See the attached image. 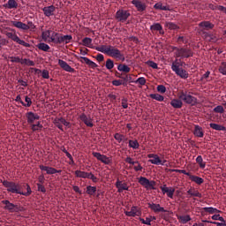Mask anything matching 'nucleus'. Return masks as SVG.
I'll return each instance as SVG.
<instances>
[{"label":"nucleus","instance_id":"nucleus-43","mask_svg":"<svg viewBox=\"0 0 226 226\" xmlns=\"http://www.w3.org/2000/svg\"><path fill=\"white\" fill-rule=\"evenodd\" d=\"M129 147L132 149H139V141L137 140H129Z\"/></svg>","mask_w":226,"mask_h":226},{"label":"nucleus","instance_id":"nucleus-39","mask_svg":"<svg viewBox=\"0 0 226 226\" xmlns=\"http://www.w3.org/2000/svg\"><path fill=\"white\" fill-rule=\"evenodd\" d=\"M197 163H199L200 169H206V162H204V160L202 159V155H199L196 158Z\"/></svg>","mask_w":226,"mask_h":226},{"label":"nucleus","instance_id":"nucleus-40","mask_svg":"<svg viewBox=\"0 0 226 226\" xmlns=\"http://www.w3.org/2000/svg\"><path fill=\"white\" fill-rule=\"evenodd\" d=\"M203 209L206 213H210V215H214V213H220V210L213 207H204Z\"/></svg>","mask_w":226,"mask_h":226},{"label":"nucleus","instance_id":"nucleus-42","mask_svg":"<svg viewBox=\"0 0 226 226\" xmlns=\"http://www.w3.org/2000/svg\"><path fill=\"white\" fill-rule=\"evenodd\" d=\"M156 185V182H154V181H149L148 180V182H147V185H146V186H145V188L147 189V190H154V185Z\"/></svg>","mask_w":226,"mask_h":226},{"label":"nucleus","instance_id":"nucleus-11","mask_svg":"<svg viewBox=\"0 0 226 226\" xmlns=\"http://www.w3.org/2000/svg\"><path fill=\"white\" fill-rule=\"evenodd\" d=\"M124 215L125 216H132V218H135V216L142 215V210L140 209V207L133 206L131 207L130 211H125Z\"/></svg>","mask_w":226,"mask_h":226},{"label":"nucleus","instance_id":"nucleus-29","mask_svg":"<svg viewBox=\"0 0 226 226\" xmlns=\"http://www.w3.org/2000/svg\"><path fill=\"white\" fill-rule=\"evenodd\" d=\"M83 61L87 64L90 68H98V64L96 63L93 62L91 59L86 57V56H81Z\"/></svg>","mask_w":226,"mask_h":226},{"label":"nucleus","instance_id":"nucleus-19","mask_svg":"<svg viewBox=\"0 0 226 226\" xmlns=\"http://www.w3.org/2000/svg\"><path fill=\"white\" fill-rule=\"evenodd\" d=\"M42 11L45 17H52L54 11H56V7L54 5H49L42 8Z\"/></svg>","mask_w":226,"mask_h":226},{"label":"nucleus","instance_id":"nucleus-16","mask_svg":"<svg viewBox=\"0 0 226 226\" xmlns=\"http://www.w3.org/2000/svg\"><path fill=\"white\" fill-rule=\"evenodd\" d=\"M132 4H133L139 11H146L147 5H146V4L142 3L141 1L132 0Z\"/></svg>","mask_w":226,"mask_h":226},{"label":"nucleus","instance_id":"nucleus-53","mask_svg":"<svg viewBox=\"0 0 226 226\" xmlns=\"http://www.w3.org/2000/svg\"><path fill=\"white\" fill-rule=\"evenodd\" d=\"M147 64H148V66L151 68H154V70H158V64L154 63V61H147Z\"/></svg>","mask_w":226,"mask_h":226},{"label":"nucleus","instance_id":"nucleus-15","mask_svg":"<svg viewBox=\"0 0 226 226\" xmlns=\"http://www.w3.org/2000/svg\"><path fill=\"white\" fill-rule=\"evenodd\" d=\"M116 187L117 188L118 193H123L124 190L128 191L130 190V187L126 183H123V181H120L119 179L116 182Z\"/></svg>","mask_w":226,"mask_h":226},{"label":"nucleus","instance_id":"nucleus-38","mask_svg":"<svg viewBox=\"0 0 226 226\" xmlns=\"http://www.w3.org/2000/svg\"><path fill=\"white\" fill-rule=\"evenodd\" d=\"M178 220L181 222V223H188V222L192 221V217H190V215H180Z\"/></svg>","mask_w":226,"mask_h":226},{"label":"nucleus","instance_id":"nucleus-9","mask_svg":"<svg viewBox=\"0 0 226 226\" xmlns=\"http://www.w3.org/2000/svg\"><path fill=\"white\" fill-rule=\"evenodd\" d=\"M93 156L99 160V162H102V163H104V165H110L112 163V158L111 157H107L105 154H102L98 152H94Z\"/></svg>","mask_w":226,"mask_h":226},{"label":"nucleus","instance_id":"nucleus-34","mask_svg":"<svg viewBox=\"0 0 226 226\" xmlns=\"http://www.w3.org/2000/svg\"><path fill=\"white\" fill-rule=\"evenodd\" d=\"M89 173L82 170H76L75 176L76 177H81V179H87Z\"/></svg>","mask_w":226,"mask_h":226},{"label":"nucleus","instance_id":"nucleus-41","mask_svg":"<svg viewBox=\"0 0 226 226\" xmlns=\"http://www.w3.org/2000/svg\"><path fill=\"white\" fill-rule=\"evenodd\" d=\"M87 193L88 195H94V193H96V186L88 185L87 187Z\"/></svg>","mask_w":226,"mask_h":226},{"label":"nucleus","instance_id":"nucleus-4","mask_svg":"<svg viewBox=\"0 0 226 226\" xmlns=\"http://www.w3.org/2000/svg\"><path fill=\"white\" fill-rule=\"evenodd\" d=\"M11 24H12L14 27L22 29L23 31H27L28 29H30V31H34V29H36V26H34V23L32 21H28L27 25L22 21H11Z\"/></svg>","mask_w":226,"mask_h":226},{"label":"nucleus","instance_id":"nucleus-21","mask_svg":"<svg viewBox=\"0 0 226 226\" xmlns=\"http://www.w3.org/2000/svg\"><path fill=\"white\" fill-rule=\"evenodd\" d=\"M52 33H53V31H50V30H46V31L42 32L41 38H42L43 41H48V43H49L50 38L52 36Z\"/></svg>","mask_w":226,"mask_h":226},{"label":"nucleus","instance_id":"nucleus-26","mask_svg":"<svg viewBox=\"0 0 226 226\" xmlns=\"http://www.w3.org/2000/svg\"><path fill=\"white\" fill-rule=\"evenodd\" d=\"M194 135L195 137H199L200 139H202V137H204V131H202V127L199 125H195Z\"/></svg>","mask_w":226,"mask_h":226},{"label":"nucleus","instance_id":"nucleus-32","mask_svg":"<svg viewBox=\"0 0 226 226\" xmlns=\"http://www.w3.org/2000/svg\"><path fill=\"white\" fill-rule=\"evenodd\" d=\"M35 73H41L42 79H50V74L49 73V71L47 70H40V69H34Z\"/></svg>","mask_w":226,"mask_h":226},{"label":"nucleus","instance_id":"nucleus-47","mask_svg":"<svg viewBox=\"0 0 226 226\" xmlns=\"http://www.w3.org/2000/svg\"><path fill=\"white\" fill-rule=\"evenodd\" d=\"M106 68L107 70H112V68H114V61L110 58H109L106 61Z\"/></svg>","mask_w":226,"mask_h":226},{"label":"nucleus","instance_id":"nucleus-45","mask_svg":"<svg viewBox=\"0 0 226 226\" xmlns=\"http://www.w3.org/2000/svg\"><path fill=\"white\" fill-rule=\"evenodd\" d=\"M43 128V125L38 122L36 124L32 125L33 132H40Z\"/></svg>","mask_w":226,"mask_h":226},{"label":"nucleus","instance_id":"nucleus-33","mask_svg":"<svg viewBox=\"0 0 226 226\" xmlns=\"http://www.w3.org/2000/svg\"><path fill=\"white\" fill-rule=\"evenodd\" d=\"M209 126L210 128H212L213 130H216L217 132H225L226 130L225 126L220 125L218 124L211 123Z\"/></svg>","mask_w":226,"mask_h":226},{"label":"nucleus","instance_id":"nucleus-37","mask_svg":"<svg viewBox=\"0 0 226 226\" xmlns=\"http://www.w3.org/2000/svg\"><path fill=\"white\" fill-rule=\"evenodd\" d=\"M150 98H152V100H156L157 102H163V100H165L163 95H161L160 94H150Z\"/></svg>","mask_w":226,"mask_h":226},{"label":"nucleus","instance_id":"nucleus-50","mask_svg":"<svg viewBox=\"0 0 226 226\" xmlns=\"http://www.w3.org/2000/svg\"><path fill=\"white\" fill-rule=\"evenodd\" d=\"M25 102L26 103L23 102V107H31L33 105V101L28 96L25 97Z\"/></svg>","mask_w":226,"mask_h":226},{"label":"nucleus","instance_id":"nucleus-28","mask_svg":"<svg viewBox=\"0 0 226 226\" xmlns=\"http://www.w3.org/2000/svg\"><path fill=\"white\" fill-rule=\"evenodd\" d=\"M83 61L87 64L90 68H98V64L96 63L93 62L91 59L86 57V56H81Z\"/></svg>","mask_w":226,"mask_h":226},{"label":"nucleus","instance_id":"nucleus-46","mask_svg":"<svg viewBox=\"0 0 226 226\" xmlns=\"http://www.w3.org/2000/svg\"><path fill=\"white\" fill-rule=\"evenodd\" d=\"M219 72L222 73V75H226V63L222 62L221 65L219 66Z\"/></svg>","mask_w":226,"mask_h":226},{"label":"nucleus","instance_id":"nucleus-56","mask_svg":"<svg viewBox=\"0 0 226 226\" xmlns=\"http://www.w3.org/2000/svg\"><path fill=\"white\" fill-rule=\"evenodd\" d=\"M157 91L158 93H166L167 92V87H165V86L163 85H159L157 86Z\"/></svg>","mask_w":226,"mask_h":226},{"label":"nucleus","instance_id":"nucleus-25","mask_svg":"<svg viewBox=\"0 0 226 226\" xmlns=\"http://www.w3.org/2000/svg\"><path fill=\"white\" fill-rule=\"evenodd\" d=\"M187 193L190 197H199V199H202V194L193 188L189 189Z\"/></svg>","mask_w":226,"mask_h":226},{"label":"nucleus","instance_id":"nucleus-3","mask_svg":"<svg viewBox=\"0 0 226 226\" xmlns=\"http://www.w3.org/2000/svg\"><path fill=\"white\" fill-rule=\"evenodd\" d=\"M183 63L180 59H176L171 64V70L180 77V79H188V72L183 69Z\"/></svg>","mask_w":226,"mask_h":226},{"label":"nucleus","instance_id":"nucleus-12","mask_svg":"<svg viewBox=\"0 0 226 226\" xmlns=\"http://www.w3.org/2000/svg\"><path fill=\"white\" fill-rule=\"evenodd\" d=\"M148 158H151L149 160V162L152 163L153 165H165L166 161H162L160 160V156L158 154H150L147 155Z\"/></svg>","mask_w":226,"mask_h":226},{"label":"nucleus","instance_id":"nucleus-64","mask_svg":"<svg viewBox=\"0 0 226 226\" xmlns=\"http://www.w3.org/2000/svg\"><path fill=\"white\" fill-rule=\"evenodd\" d=\"M203 222H207L208 223H213L214 225H216V226H226L225 222H209V221H203Z\"/></svg>","mask_w":226,"mask_h":226},{"label":"nucleus","instance_id":"nucleus-63","mask_svg":"<svg viewBox=\"0 0 226 226\" xmlns=\"http://www.w3.org/2000/svg\"><path fill=\"white\" fill-rule=\"evenodd\" d=\"M142 165H140V163H139V162H138V163H136L135 164V166H134V170L136 171V172H139V171H140V170H142Z\"/></svg>","mask_w":226,"mask_h":226},{"label":"nucleus","instance_id":"nucleus-23","mask_svg":"<svg viewBox=\"0 0 226 226\" xmlns=\"http://www.w3.org/2000/svg\"><path fill=\"white\" fill-rule=\"evenodd\" d=\"M4 6L8 8V10H13L19 7V4L15 0H8Z\"/></svg>","mask_w":226,"mask_h":226},{"label":"nucleus","instance_id":"nucleus-10","mask_svg":"<svg viewBox=\"0 0 226 226\" xmlns=\"http://www.w3.org/2000/svg\"><path fill=\"white\" fill-rule=\"evenodd\" d=\"M130 17V12L124 10H119L116 13V19L118 22H126Z\"/></svg>","mask_w":226,"mask_h":226},{"label":"nucleus","instance_id":"nucleus-48","mask_svg":"<svg viewBox=\"0 0 226 226\" xmlns=\"http://www.w3.org/2000/svg\"><path fill=\"white\" fill-rule=\"evenodd\" d=\"M149 179H147V177H140L139 179V185H141V186H145L147 185Z\"/></svg>","mask_w":226,"mask_h":226},{"label":"nucleus","instance_id":"nucleus-30","mask_svg":"<svg viewBox=\"0 0 226 226\" xmlns=\"http://www.w3.org/2000/svg\"><path fill=\"white\" fill-rule=\"evenodd\" d=\"M3 204H5V209L10 211L11 213H13L15 211V205L13 203H11L8 200H3Z\"/></svg>","mask_w":226,"mask_h":226},{"label":"nucleus","instance_id":"nucleus-31","mask_svg":"<svg viewBox=\"0 0 226 226\" xmlns=\"http://www.w3.org/2000/svg\"><path fill=\"white\" fill-rule=\"evenodd\" d=\"M170 105H171V107H173L174 109H181V107H183V102H181V100L173 99V100L170 102Z\"/></svg>","mask_w":226,"mask_h":226},{"label":"nucleus","instance_id":"nucleus-18","mask_svg":"<svg viewBox=\"0 0 226 226\" xmlns=\"http://www.w3.org/2000/svg\"><path fill=\"white\" fill-rule=\"evenodd\" d=\"M40 169H41V170H43L44 172H46L49 175L61 173V170H57L52 167L40 165Z\"/></svg>","mask_w":226,"mask_h":226},{"label":"nucleus","instance_id":"nucleus-59","mask_svg":"<svg viewBox=\"0 0 226 226\" xmlns=\"http://www.w3.org/2000/svg\"><path fill=\"white\" fill-rule=\"evenodd\" d=\"M215 36H213V34H205V40H207V41H213Z\"/></svg>","mask_w":226,"mask_h":226},{"label":"nucleus","instance_id":"nucleus-51","mask_svg":"<svg viewBox=\"0 0 226 226\" xmlns=\"http://www.w3.org/2000/svg\"><path fill=\"white\" fill-rule=\"evenodd\" d=\"M135 84H139L140 86H146V78L140 77L136 81Z\"/></svg>","mask_w":226,"mask_h":226},{"label":"nucleus","instance_id":"nucleus-60","mask_svg":"<svg viewBox=\"0 0 226 226\" xmlns=\"http://www.w3.org/2000/svg\"><path fill=\"white\" fill-rule=\"evenodd\" d=\"M55 124L56 126H57V128H59V130L63 132V124L61 123V121H59V118H56L55 120Z\"/></svg>","mask_w":226,"mask_h":226},{"label":"nucleus","instance_id":"nucleus-6","mask_svg":"<svg viewBox=\"0 0 226 226\" xmlns=\"http://www.w3.org/2000/svg\"><path fill=\"white\" fill-rule=\"evenodd\" d=\"M175 50L176 57H181V59H185V57H192V56H193V53L188 49L175 48Z\"/></svg>","mask_w":226,"mask_h":226},{"label":"nucleus","instance_id":"nucleus-52","mask_svg":"<svg viewBox=\"0 0 226 226\" xmlns=\"http://www.w3.org/2000/svg\"><path fill=\"white\" fill-rule=\"evenodd\" d=\"M174 192H176V189L172 188V187H170L168 192H166L167 193V196L170 198V199H172L174 197Z\"/></svg>","mask_w":226,"mask_h":226},{"label":"nucleus","instance_id":"nucleus-35","mask_svg":"<svg viewBox=\"0 0 226 226\" xmlns=\"http://www.w3.org/2000/svg\"><path fill=\"white\" fill-rule=\"evenodd\" d=\"M37 48L39 49V50H43V52H49V50H50V46H49V44L45 42H40L37 45Z\"/></svg>","mask_w":226,"mask_h":226},{"label":"nucleus","instance_id":"nucleus-36","mask_svg":"<svg viewBox=\"0 0 226 226\" xmlns=\"http://www.w3.org/2000/svg\"><path fill=\"white\" fill-rule=\"evenodd\" d=\"M118 72H124V73H130V68L126 64H118Z\"/></svg>","mask_w":226,"mask_h":226},{"label":"nucleus","instance_id":"nucleus-54","mask_svg":"<svg viewBox=\"0 0 226 226\" xmlns=\"http://www.w3.org/2000/svg\"><path fill=\"white\" fill-rule=\"evenodd\" d=\"M139 222H141L143 225H151V219L149 217H147L146 220L139 218Z\"/></svg>","mask_w":226,"mask_h":226},{"label":"nucleus","instance_id":"nucleus-13","mask_svg":"<svg viewBox=\"0 0 226 226\" xmlns=\"http://www.w3.org/2000/svg\"><path fill=\"white\" fill-rule=\"evenodd\" d=\"M148 207L154 211V213H167V210H165L163 207L160 206V204L148 203Z\"/></svg>","mask_w":226,"mask_h":226},{"label":"nucleus","instance_id":"nucleus-44","mask_svg":"<svg viewBox=\"0 0 226 226\" xmlns=\"http://www.w3.org/2000/svg\"><path fill=\"white\" fill-rule=\"evenodd\" d=\"M165 26L166 27H168V29H172V30L179 29V26H177V25L172 22H167Z\"/></svg>","mask_w":226,"mask_h":226},{"label":"nucleus","instance_id":"nucleus-58","mask_svg":"<svg viewBox=\"0 0 226 226\" xmlns=\"http://www.w3.org/2000/svg\"><path fill=\"white\" fill-rule=\"evenodd\" d=\"M126 163H130V165H135L136 163H139L138 161H133V159H132V157H127L125 159Z\"/></svg>","mask_w":226,"mask_h":226},{"label":"nucleus","instance_id":"nucleus-2","mask_svg":"<svg viewBox=\"0 0 226 226\" xmlns=\"http://www.w3.org/2000/svg\"><path fill=\"white\" fill-rule=\"evenodd\" d=\"M72 36L70 34L63 35L57 32H52L51 37L49 39V43H55L56 45H61L63 43H70L72 40Z\"/></svg>","mask_w":226,"mask_h":226},{"label":"nucleus","instance_id":"nucleus-8","mask_svg":"<svg viewBox=\"0 0 226 226\" xmlns=\"http://www.w3.org/2000/svg\"><path fill=\"white\" fill-rule=\"evenodd\" d=\"M6 36H7V38H10L11 40H12V41L19 43V45H22L23 47H31V44L24 41L23 40H20L19 35H17V34H15V33L8 32L6 34Z\"/></svg>","mask_w":226,"mask_h":226},{"label":"nucleus","instance_id":"nucleus-22","mask_svg":"<svg viewBox=\"0 0 226 226\" xmlns=\"http://www.w3.org/2000/svg\"><path fill=\"white\" fill-rule=\"evenodd\" d=\"M151 31H159L160 34H165L163 27L160 23H154L150 26Z\"/></svg>","mask_w":226,"mask_h":226},{"label":"nucleus","instance_id":"nucleus-27","mask_svg":"<svg viewBox=\"0 0 226 226\" xmlns=\"http://www.w3.org/2000/svg\"><path fill=\"white\" fill-rule=\"evenodd\" d=\"M200 27H202L203 29H213L215 27V25L209 21H203L199 24Z\"/></svg>","mask_w":226,"mask_h":226},{"label":"nucleus","instance_id":"nucleus-49","mask_svg":"<svg viewBox=\"0 0 226 226\" xmlns=\"http://www.w3.org/2000/svg\"><path fill=\"white\" fill-rule=\"evenodd\" d=\"M114 139H117V142L121 143L124 141V135L120 134V133H116L114 135Z\"/></svg>","mask_w":226,"mask_h":226},{"label":"nucleus","instance_id":"nucleus-5","mask_svg":"<svg viewBox=\"0 0 226 226\" xmlns=\"http://www.w3.org/2000/svg\"><path fill=\"white\" fill-rule=\"evenodd\" d=\"M3 185L5 186V188H7V192H11V193H18L19 195L22 193V192H20V185L19 184L4 181Z\"/></svg>","mask_w":226,"mask_h":226},{"label":"nucleus","instance_id":"nucleus-61","mask_svg":"<svg viewBox=\"0 0 226 226\" xmlns=\"http://www.w3.org/2000/svg\"><path fill=\"white\" fill-rule=\"evenodd\" d=\"M4 45H8V41L3 38L2 36H0V49Z\"/></svg>","mask_w":226,"mask_h":226},{"label":"nucleus","instance_id":"nucleus-20","mask_svg":"<svg viewBox=\"0 0 226 226\" xmlns=\"http://www.w3.org/2000/svg\"><path fill=\"white\" fill-rule=\"evenodd\" d=\"M40 119V116L34 112H28L27 113V121L28 123H34V121H38Z\"/></svg>","mask_w":226,"mask_h":226},{"label":"nucleus","instance_id":"nucleus-62","mask_svg":"<svg viewBox=\"0 0 226 226\" xmlns=\"http://www.w3.org/2000/svg\"><path fill=\"white\" fill-rule=\"evenodd\" d=\"M11 63H21V59L19 56H11Z\"/></svg>","mask_w":226,"mask_h":226},{"label":"nucleus","instance_id":"nucleus-57","mask_svg":"<svg viewBox=\"0 0 226 226\" xmlns=\"http://www.w3.org/2000/svg\"><path fill=\"white\" fill-rule=\"evenodd\" d=\"M87 179H91L93 183H98V177L93 175V173H88V177Z\"/></svg>","mask_w":226,"mask_h":226},{"label":"nucleus","instance_id":"nucleus-24","mask_svg":"<svg viewBox=\"0 0 226 226\" xmlns=\"http://www.w3.org/2000/svg\"><path fill=\"white\" fill-rule=\"evenodd\" d=\"M189 178L193 183H196V185H202V183H204V178L198 177V176H193V175L190 174Z\"/></svg>","mask_w":226,"mask_h":226},{"label":"nucleus","instance_id":"nucleus-17","mask_svg":"<svg viewBox=\"0 0 226 226\" xmlns=\"http://www.w3.org/2000/svg\"><path fill=\"white\" fill-rule=\"evenodd\" d=\"M79 119H81V121L85 123L87 126H88L89 128H93V119L91 118V117H87L86 114H81L79 116Z\"/></svg>","mask_w":226,"mask_h":226},{"label":"nucleus","instance_id":"nucleus-14","mask_svg":"<svg viewBox=\"0 0 226 226\" xmlns=\"http://www.w3.org/2000/svg\"><path fill=\"white\" fill-rule=\"evenodd\" d=\"M58 64L64 72H68L69 73L75 72V69L72 68L64 60L58 59Z\"/></svg>","mask_w":226,"mask_h":226},{"label":"nucleus","instance_id":"nucleus-55","mask_svg":"<svg viewBox=\"0 0 226 226\" xmlns=\"http://www.w3.org/2000/svg\"><path fill=\"white\" fill-rule=\"evenodd\" d=\"M214 111L215 112H217V114H223L224 112V109H223V107L222 106H216L215 109H214Z\"/></svg>","mask_w":226,"mask_h":226},{"label":"nucleus","instance_id":"nucleus-1","mask_svg":"<svg viewBox=\"0 0 226 226\" xmlns=\"http://www.w3.org/2000/svg\"><path fill=\"white\" fill-rule=\"evenodd\" d=\"M82 43L84 47H88V49H94L98 52L106 54L110 57H114L115 59H118L119 61H124V55L121 53V50L112 45H101L94 47L93 46V39L89 37H85L82 40Z\"/></svg>","mask_w":226,"mask_h":226},{"label":"nucleus","instance_id":"nucleus-7","mask_svg":"<svg viewBox=\"0 0 226 226\" xmlns=\"http://www.w3.org/2000/svg\"><path fill=\"white\" fill-rule=\"evenodd\" d=\"M179 99L187 103L188 105H195L197 103V98L193 97V95L182 92L179 95Z\"/></svg>","mask_w":226,"mask_h":226}]
</instances>
